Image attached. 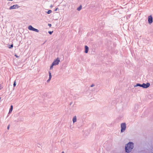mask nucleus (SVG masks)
<instances>
[{"instance_id":"obj_1","label":"nucleus","mask_w":153,"mask_h":153,"mask_svg":"<svg viewBox=\"0 0 153 153\" xmlns=\"http://www.w3.org/2000/svg\"><path fill=\"white\" fill-rule=\"evenodd\" d=\"M134 147L133 143L129 142L125 146V150L126 152H130Z\"/></svg>"},{"instance_id":"obj_2","label":"nucleus","mask_w":153,"mask_h":153,"mask_svg":"<svg viewBox=\"0 0 153 153\" xmlns=\"http://www.w3.org/2000/svg\"><path fill=\"white\" fill-rule=\"evenodd\" d=\"M60 62V60L59 58H57L54 60L53 62L52 63V64L50 66V70H51L53 68V66L58 65Z\"/></svg>"},{"instance_id":"obj_3","label":"nucleus","mask_w":153,"mask_h":153,"mask_svg":"<svg viewBox=\"0 0 153 153\" xmlns=\"http://www.w3.org/2000/svg\"><path fill=\"white\" fill-rule=\"evenodd\" d=\"M150 85V83L149 82H147L146 84L144 83H143L142 85L137 83V84L136 85H134V87H135L137 86H140L141 87H142L143 88H146L149 87Z\"/></svg>"},{"instance_id":"obj_4","label":"nucleus","mask_w":153,"mask_h":153,"mask_svg":"<svg viewBox=\"0 0 153 153\" xmlns=\"http://www.w3.org/2000/svg\"><path fill=\"white\" fill-rule=\"evenodd\" d=\"M121 132H124L126 130V124L125 123H123L121 124Z\"/></svg>"},{"instance_id":"obj_5","label":"nucleus","mask_w":153,"mask_h":153,"mask_svg":"<svg viewBox=\"0 0 153 153\" xmlns=\"http://www.w3.org/2000/svg\"><path fill=\"white\" fill-rule=\"evenodd\" d=\"M28 29L29 30L32 31H34L35 32H38L39 31L37 29H35L34 28H33L32 26L31 25H29L28 27Z\"/></svg>"},{"instance_id":"obj_6","label":"nucleus","mask_w":153,"mask_h":153,"mask_svg":"<svg viewBox=\"0 0 153 153\" xmlns=\"http://www.w3.org/2000/svg\"><path fill=\"white\" fill-rule=\"evenodd\" d=\"M148 23L149 24H152L153 22V19L152 16H149L148 18Z\"/></svg>"},{"instance_id":"obj_7","label":"nucleus","mask_w":153,"mask_h":153,"mask_svg":"<svg viewBox=\"0 0 153 153\" xmlns=\"http://www.w3.org/2000/svg\"><path fill=\"white\" fill-rule=\"evenodd\" d=\"M19 6L17 4L11 6L9 8L10 10L15 9L19 7Z\"/></svg>"},{"instance_id":"obj_8","label":"nucleus","mask_w":153,"mask_h":153,"mask_svg":"<svg viewBox=\"0 0 153 153\" xmlns=\"http://www.w3.org/2000/svg\"><path fill=\"white\" fill-rule=\"evenodd\" d=\"M48 73L49 74V79L48 80L47 82H50V81L51 80V79L52 78L51 74V72L50 71H48Z\"/></svg>"},{"instance_id":"obj_9","label":"nucleus","mask_w":153,"mask_h":153,"mask_svg":"<svg viewBox=\"0 0 153 153\" xmlns=\"http://www.w3.org/2000/svg\"><path fill=\"white\" fill-rule=\"evenodd\" d=\"M85 53H87L88 52V51L89 50V48L86 45H85Z\"/></svg>"},{"instance_id":"obj_10","label":"nucleus","mask_w":153,"mask_h":153,"mask_svg":"<svg viewBox=\"0 0 153 153\" xmlns=\"http://www.w3.org/2000/svg\"><path fill=\"white\" fill-rule=\"evenodd\" d=\"M76 116H74L73 118V123L76 122Z\"/></svg>"},{"instance_id":"obj_11","label":"nucleus","mask_w":153,"mask_h":153,"mask_svg":"<svg viewBox=\"0 0 153 153\" xmlns=\"http://www.w3.org/2000/svg\"><path fill=\"white\" fill-rule=\"evenodd\" d=\"M13 105H11L10 106V108L9 110V114L11 113L12 112V111L13 110Z\"/></svg>"},{"instance_id":"obj_12","label":"nucleus","mask_w":153,"mask_h":153,"mask_svg":"<svg viewBox=\"0 0 153 153\" xmlns=\"http://www.w3.org/2000/svg\"><path fill=\"white\" fill-rule=\"evenodd\" d=\"M82 6L81 5L79 7H78V8H77V10L78 11H79L82 9Z\"/></svg>"},{"instance_id":"obj_13","label":"nucleus","mask_w":153,"mask_h":153,"mask_svg":"<svg viewBox=\"0 0 153 153\" xmlns=\"http://www.w3.org/2000/svg\"><path fill=\"white\" fill-rule=\"evenodd\" d=\"M9 46H8V47L9 48H12L13 47V45L12 44L11 45H9Z\"/></svg>"},{"instance_id":"obj_14","label":"nucleus","mask_w":153,"mask_h":153,"mask_svg":"<svg viewBox=\"0 0 153 153\" xmlns=\"http://www.w3.org/2000/svg\"><path fill=\"white\" fill-rule=\"evenodd\" d=\"M51 12H52L51 10H48V11L47 12V13L48 14H49L51 13Z\"/></svg>"},{"instance_id":"obj_15","label":"nucleus","mask_w":153,"mask_h":153,"mask_svg":"<svg viewBox=\"0 0 153 153\" xmlns=\"http://www.w3.org/2000/svg\"><path fill=\"white\" fill-rule=\"evenodd\" d=\"M13 85L14 87H15L16 86V81L15 80L14 81Z\"/></svg>"},{"instance_id":"obj_16","label":"nucleus","mask_w":153,"mask_h":153,"mask_svg":"<svg viewBox=\"0 0 153 153\" xmlns=\"http://www.w3.org/2000/svg\"><path fill=\"white\" fill-rule=\"evenodd\" d=\"M53 32V31H49V32H48V33H49L50 34H51Z\"/></svg>"},{"instance_id":"obj_17","label":"nucleus","mask_w":153,"mask_h":153,"mask_svg":"<svg viewBox=\"0 0 153 153\" xmlns=\"http://www.w3.org/2000/svg\"><path fill=\"white\" fill-rule=\"evenodd\" d=\"M94 86V84H92L91 85V87H93Z\"/></svg>"},{"instance_id":"obj_18","label":"nucleus","mask_w":153,"mask_h":153,"mask_svg":"<svg viewBox=\"0 0 153 153\" xmlns=\"http://www.w3.org/2000/svg\"><path fill=\"white\" fill-rule=\"evenodd\" d=\"M48 26H49L50 27H51V24H48Z\"/></svg>"},{"instance_id":"obj_19","label":"nucleus","mask_w":153,"mask_h":153,"mask_svg":"<svg viewBox=\"0 0 153 153\" xmlns=\"http://www.w3.org/2000/svg\"><path fill=\"white\" fill-rule=\"evenodd\" d=\"M15 56L16 58H18L19 57V56L16 54H15Z\"/></svg>"},{"instance_id":"obj_20","label":"nucleus","mask_w":153,"mask_h":153,"mask_svg":"<svg viewBox=\"0 0 153 153\" xmlns=\"http://www.w3.org/2000/svg\"><path fill=\"white\" fill-rule=\"evenodd\" d=\"M58 9V8H56V9L55 10V11H56Z\"/></svg>"},{"instance_id":"obj_21","label":"nucleus","mask_w":153,"mask_h":153,"mask_svg":"<svg viewBox=\"0 0 153 153\" xmlns=\"http://www.w3.org/2000/svg\"><path fill=\"white\" fill-rule=\"evenodd\" d=\"M9 126H8V127H7V129H9Z\"/></svg>"},{"instance_id":"obj_22","label":"nucleus","mask_w":153,"mask_h":153,"mask_svg":"<svg viewBox=\"0 0 153 153\" xmlns=\"http://www.w3.org/2000/svg\"><path fill=\"white\" fill-rule=\"evenodd\" d=\"M62 153H64V152H62Z\"/></svg>"},{"instance_id":"obj_23","label":"nucleus","mask_w":153,"mask_h":153,"mask_svg":"<svg viewBox=\"0 0 153 153\" xmlns=\"http://www.w3.org/2000/svg\"><path fill=\"white\" fill-rule=\"evenodd\" d=\"M51 7H52V6L51 5Z\"/></svg>"}]
</instances>
